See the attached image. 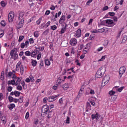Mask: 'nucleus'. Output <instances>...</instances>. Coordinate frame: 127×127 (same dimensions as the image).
<instances>
[{
	"label": "nucleus",
	"mask_w": 127,
	"mask_h": 127,
	"mask_svg": "<svg viewBox=\"0 0 127 127\" xmlns=\"http://www.w3.org/2000/svg\"><path fill=\"white\" fill-rule=\"evenodd\" d=\"M105 72L106 67L104 66H102L97 70L96 77H97V78H102V77L105 75Z\"/></svg>",
	"instance_id": "1"
},
{
	"label": "nucleus",
	"mask_w": 127,
	"mask_h": 127,
	"mask_svg": "<svg viewBox=\"0 0 127 127\" xmlns=\"http://www.w3.org/2000/svg\"><path fill=\"white\" fill-rule=\"evenodd\" d=\"M47 114H49V107L47 105H45L42 108L41 116L44 118Z\"/></svg>",
	"instance_id": "2"
},
{
	"label": "nucleus",
	"mask_w": 127,
	"mask_h": 127,
	"mask_svg": "<svg viewBox=\"0 0 127 127\" xmlns=\"http://www.w3.org/2000/svg\"><path fill=\"white\" fill-rule=\"evenodd\" d=\"M12 79L13 81H14V85H15V86H18V85L20 84V82L21 81L22 78L17 77L16 76L15 74H13L12 76Z\"/></svg>",
	"instance_id": "3"
},
{
	"label": "nucleus",
	"mask_w": 127,
	"mask_h": 127,
	"mask_svg": "<svg viewBox=\"0 0 127 127\" xmlns=\"http://www.w3.org/2000/svg\"><path fill=\"white\" fill-rule=\"evenodd\" d=\"M10 56L13 58L14 60H16L18 58V55L17 54V50L14 49L12 50L10 52Z\"/></svg>",
	"instance_id": "4"
},
{
	"label": "nucleus",
	"mask_w": 127,
	"mask_h": 127,
	"mask_svg": "<svg viewBox=\"0 0 127 127\" xmlns=\"http://www.w3.org/2000/svg\"><path fill=\"white\" fill-rule=\"evenodd\" d=\"M91 119L92 120H95V119L96 121H101V120H103V117H102L101 118V116L99 114L96 113L95 114H92Z\"/></svg>",
	"instance_id": "5"
},
{
	"label": "nucleus",
	"mask_w": 127,
	"mask_h": 127,
	"mask_svg": "<svg viewBox=\"0 0 127 127\" xmlns=\"http://www.w3.org/2000/svg\"><path fill=\"white\" fill-rule=\"evenodd\" d=\"M14 18V12H10L8 16V20L9 22H12Z\"/></svg>",
	"instance_id": "6"
},
{
	"label": "nucleus",
	"mask_w": 127,
	"mask_h": 127,
	"mask_svg": "<svg viewBox=\"0 0 127 127\" xmlns=\"http://www.w3.org/2000/svg\"><path fill=\"white\" fill-rule=\"evenodd\" d=\"M110 81V77L105 76L102 80V86H105Z\"/></svg>",
	"instance_id": "7"
},
{
	"label": "nucleus",
	"mask_w": 127,
	"mask_h": 127,
	"mask_svg": "<svg viewBox=\"0 0 127 127\" xmlns=\"http://www.w3.org/2000/svg\"><path fill=\"white\" fill-rule=\"evenodd\" d=\"M29 45V41H26L25 43H22L20 45L21 48H27Z\"/></svg>",
	"instance_id": "8"
},
{
	"label": "nucleus",
	"mask_w": 127,
	"mask_h": 127,
	"mask_svg": "<svg viewBox=\"0 0 127 127\" xmlns=\"http://www.w3.org/2000/svg\"><path fill=\"white\" fill-rule=\"evenodd\" d=\"M24 23V21H23V19L21 20L19 23L17 25V29H20V28L23 27Z\"/></svg>",
	"instance_id": "9"
},
{
	"label": "nucleus",
	"mask_w": 127,
	"mask_h": 127,
	"mask_svg": "<svg viewBox=\"0 0 127 127\" xmlns=\"http://www.w3.org/2000/svg\"><path fill=\"white\" fill-rule=\"evenodd\" d=\"M126 70H127V68L125 66L120 67L119 71L120 75L123 76V74L126 72Z\"/></svg>",
	"instance_id": "10"
},
{
	"label": "nucleus",
	"mask_w": 127,
	"mask_h": 127,
	"mask_svg": "<svg viewBox=\"0 0 127 127\" xmlns=\"http://www.w3.org/2000/svg\"><path fill=\"white\" fill-rule=\"evenodd\" d=\"M10 96H15V97H19L20 96V92L18 91H12L10 93Z\"/></svg>",
	"instance_id": "11"
},
{
	"label": "nucleus",
	"mask_w": 127,
	"mask_h": 127,
	"mask_svg": "<svg viewBox=\"0 0 127 127\" xmlns=\"http://www.w3.org/2000/svg\"><path fill=\"white\" fill-rule=\"evenodd\" d=\"M70 44L71 46H76L77 44V39H76V38L71 39L70 41Z\"/></svg>",
	"instance_id": "12"
},
{
	"label": "nucleus",
	"mask_w": 127,
	"mask_h": 127,
	"mask_svg": "<svg viewBox=\"0 0 127 127\" xmlns=\"http://www.w3.org/2000/svg\"><path fill=\"white\" fill-rule=\"evenodd\" d=\"M57 95H54L53 96H50L48 98V102H54L56 100V98L58 97Z\"/></svg>",
	"instance_id": "13"
},
{
	"label": "nucleus",
	"mask_w": 127,
	"mask_h": 127,
	"mask_svg": "<svg viewBox=\"0 0 127 127\" xmlns=\"http://www.w3.org/2000/svg\"><path fill=\"white\" fill-rule=\"evenodd\" d=\"M75 35L77 36V37H81V35H82V32H81V30L80 29H78L75 32Z\"/></svg>",
	"instance_id": "14"
},
{
	"label": "nucleus",
	"mask_w": 127,
	"mask_h": 127,
	"mask_svg": "<svg viewBox=\"0 0 127 127\" xmlns=\"http://www.w3.org/2000/svg\"><path fill=\"white\" fill-rule=\"evenodd\" d=\"M66 18V17L65 15H63L59 20V23L60 24H62L64 21H65V19Z\"/></svg>",
	"instance_id": "15"
},
{
	"label": "nucleus",
	"mask_w": 127,
	"mask_h": 127,
	"mask_svg": "<svg viewBox=\"0 0 127 127\" xmlns=\"http://www.w3.org/2000/svg\"><path fill=\"white\" fill-rule=\"evenodd\" d=\"M23 16H24V13L22 12H21L19 13V17H18V19L19 20H22V19H23V21H24V18H23Z\"/></svg>",
	"instance_id": "16"
},
{
	"label": "nucleus",
	"mask_w": 127,
	"mask_h": 127,
	"mask_svg": "<svg viewBox=\"0 0 127 127\" xmlns=\"http://www.w3.org/2000/svg\"><path fill=\"white\" fill-rule=\"evenodd\" d=\"M122 43H126L127 40V36L126 35H124L122 36L121 38Z\"/></svg>",
	"instance_id": "17"
},
{
	"label": "nucleus",
	"mask_w": 127,
	"mask_h": 127,
	"mask_svg": "<svg viewBox=\"0 0 127 127\" xmlns=\"http://www.w3.org/2000/svg\"><path fill=\"white\" fill-rule=\"evenodd\" d=\"M104 22H106L107 24H114V21L111 19H107L104 21Z\"/></svg>",
	"instance_id": "18"
},
{
	"label": "nucleus",
	"mask_w": 127,
	"mask_h": 127,
	"mask_svg": "<svg viewBox=\"0 0 127 127\" xmlns=\"http://www.w3.org/2000/svg\"><path fill=\"white\" fill-rule=\"evenodd\" d=\"M21 65V62H19L16 66V71H19V68L20 67V66Z\"/></svg>",
	"instance_id": "19"
},
{
	"label": "nucleus",
	"mask_w": 127,
	"mask_h": 127,
	"mask_svg": "<svg viewBox=\"0 0 127 127\" xmlns=\"http://www.w3.org/2000/svg\"><path fill=\"white\" fill-rule=\"evenodd\" d=\"M67 27V24H65L64 27H63L62 28L61 31V34H63L64 32L66 31V28Z\"/></svg>",
	"instance_id": "20"
},
{
	"label": "nucleus",
	"mask_w": 127,
	"mask_h": 127,
	"mask_svg": "<svg viewBox=\"0 0 127 127\" xmlns=\"http://www.w3.org/2000/svg\"><path fill=\"white\" fill-rule=\"evenodd\" d=\"M107 28H106V27H103L101 29H99L98 30V32L100 33H103V32H105V31H106L107 30Z\"/></svg>",
	"instance_id": "21"
},
{
	"label": "nucleus",
	"mask_w": 127,
	"mask_h": 127,
	"mask_svg": "<svg viewBox=\"0 0 127 127\" xmlns=\"http://www.w3.org/2000/svg\"><path fill=\"white\" fill-rule=\"evenodd\" d=\"M7 108L10 110H12L14 108H15V105L14 104H11L7 106Z\"/></svg>",
	"instance_id": "22"
},
{
	"label": "nucleus",
	"mask_w": 127,
	"mask_h": 127,
	"mask_svg": "<svg viewBox=\"0 0 127 127\" xmlns=\"http://www.w3.org/2000/svg\"><path fill=\"white\" fill-rule=\"evenodd\" d=\"M12 76H13V73H12L11 71H9V72H8V74H7V77L9 78V79L12 78Z\"/></svg>",
	"instance_id": "23"
},
{
	"label": "nucleus",
	"mask_w": 127,
	"mask_h": 127,
	"mask_svg": "<svg viewBox=\"0 0 127 127\" xmlns=\"http://www.w3.org/2000/svg\"><path fill=\"white\" fill-rule=\"evenodd\" d=\"M86 112H88V110H90V111H91V110H92V109L91 108V104H90V103H89V102H88L87 103V105H86Z\"/></svg>",
	"instance_id": "24"
},
{
	"label": "nucleus",
	"mask_w": 127,
	"mask_h": 127,
	"mask_svg": "<svg viewBox=\"0 0 127 127\" xmlns=\"http://www.w3.org/2000/svg\"><path fill=\"white\" fill-rule=\"evenodd\" d=\"M45 64L47 65V66H50V64H51V63L50 62V61H49L48 59L45 60Z\"/></svg>",
	"instance_id": "25"
},
{
	"label": "nucleus",
	"mask_w": 127,
	"mask_h": 127,
	"mask_svg": "<svg viewBox=\"0 0 127 127\" xmlns=\"http://www.w3.org/2000/svg\"><path fill=\"white\" fill-rule=\"evenodd\" d=\"M24 72V68L23 67V65H21L20 66V73L21 75H23Z\"/></svg>",
	"instance_id": "26"
},
{
	"label": "nucleus",
	"mask_w": 127,
	"mask_h": 127,
	"mask_svg": "<svg viewBox=\"0 0 127 127\" xmlns=\"http://www.w3.org/2000/svg\"><path fill=\"white\" fill-rule=\"evenodd\" d=\"M63 89L64 90H67L69 88V85H68V83H65L63 85Z\"/></svg>",
	"instance_id": "27"
},
{
	"label": "nucleus",
	"mask_w": 127,
	"mask_h": 127,
	"mask_svg": "<svg viewBox=\"0 0 127 127\" xmlns=\"http://www.w3.org/2000/svg\"><path fill=\"white\" fill-rule=\"evenodd\" d=\"M7 84L8 85H12L13 86L14 85V81L12 80H8L7 81Z\"/></svg>",
	"instance_id": "28"
},
{
	"label": "nucleus",
	"mask_w": 127,
	"mask_h": 127,
	"mask_svg": "<svg viewBox=\"0 0 127 127\" xmlns=\"http://www.w3.org/2000/svg\"><path fill=\"white\" fill-rule=\"evenodd\" d=\"M0 79L4 80V71H2L0 75Z\"/></svg>",
	"instance_id": "29"
},
{
	"label": "nucleus",
	"mask_w": 127,
	"mask_h": 127,
	"mask_svg": "<svg viewBox=\"0 0 127 127\" xmlns=\"http://www.w3.org/2000/svg\"><path fill=\"white\" fill-rule=\"evenodd\" d=\"M21 85L22 87H23V88L25 90L26 89L27 86L25 85V82L24 81H21Z\"/></svg>",
	"instance_id": "30"
},
{
	"label": "nucleus",
	"mask_w": 127,
	"mask_h": 127,
	"mask_svg": "<svg viewBox=\"0 0 127 127\" xmlns=\"http://www.w3.org/2000/svg\"><path fill=\"white\" fill-rule=\"evenodd\" d=\"M3 35H4V31L3 30H0V38H1Z\"/></svg>",
	"instance_id": "31"
},
{
	"label": "nucleus",
	"mask_w": 127,
	"mask_h": 127,
	"mask_svg": "<svg viewBox=\"0 0 127 127\" xmlns=\"http://www.w3.org/2000/svg\"><path fill=\"white\" fill-rule=\"evenodd\" d=\"M120 4H121V5L123 4H124V0H121L120 1L119 0H118V1H116L117 5Z\"/></svg>",
	"instance_id": "32"
},
{
	"label": "nucleus",
	"mask_w": 127,
	"mask_h": 127,
	"mask_svg": "<svg viewBox=\"0 0 127 127\" xmlns=\"http://www.w3.org/2000/svg\"><path fill=\"white\" fill-rule=\"evenodd\" d=\"M31 64L32 66L35 67V66H36V64H37V62L35 60H33L31 62Z\"/></svg>",
	"instance_id": "33"
},
{
	"label": "nucleus",
	"mask_w": 127,
	"mask_h": 127,
	"mask_svg": "<svg viewBox=\"0 0 127 127\" xmlns=\"http://www.w3.org/2000/svg\"><path fill=\"white\" fill-rule=\"evenodd\" d=\"M0 4L2 7H4L5 5H6V2H4V1L2 0L0 2Z\"/></svg>",
	"instance_id": "34"
},
{
	"label": "nucleus",
	"mask_w": 127,
	"mask_h": 127,
	"mask_svg": "<svg viewBox=\"0 0 127 127\" xmlns=\"http://www.w3.org/2000/svg\"><path fill=\"white\" fill-rule=\"evenodd\" d=\"M18 101V102H19V103H23V96H20Z\"/></svg>",
	"instance_id": "35"
},
{
	"label": "nucleus",
	"mask_w": 127,
	"mask_h": 127,
	"mask_svg": "<svg viewBox=\"0 0 127 127\" xmlns=\"http://www.w3.org/2000/svg\"><path fill=\"white\" fill-rule=\"evenodd\" d=\"M16 89L18 90V91H22V86L20 85L19 84L17 85Z\"/></svg>",
	"instance_id": "36"
},
{
	"label": "nucleus",
	"mask_w": 127,
	"mask_h": 127,
	"mask_svg": "<svg viewBox=\"0 0 127 127\" xmlns=\"http://www.w3.org/2000/svg\"><path fill=\"white\" fill-rule=\"evenodd\" d=\"M62 13V12H61V11H59L58 13H56L55 15V18H57L58 17L60 16Z\"/></svg>",
	"instance_id": "37"
},
{
	"label": "nucleus",
	"mask_w": 127,
	"mask_h": 127,
	"mask_svg": "<svg viewBox=\"0 0 127 127\" xmlns=\"http://www.w3.org/2000/svg\"><path fill=\"white\" fill-rule=\"evenodd\" d=\"M51 29H52V30H56V29H57V26L55 25L53 26H51Z\"/></svg>",
	"instance_id": "38"
},
{
	"label": "nucleus",
	"mask_w": 127,
	"mask_h": 127,
	"mask_svg": "<svg viewBox=\"0 0 127 127\" xmlns=\"http://www.w3.org/2000/svg\"><path fill=\"white\" fill-rule=\"evenodd\" d=\"M48 33H49V29H46L44 32H43V34L44 35H47L48 34Z\"/></svg>",
	"instance_id": "39"
},
{
	"label": "nucleus",
	"mask_w": 127,
	"mask_h": 127,
	"mask_svg": "<svg viewBox=\"0 0 127 127\" xmlns=\"http://www.w3.org/2000/svg\"><path fill=\"white\" fill-rule=\"evenodd\" d=\"M34 36L35 37L37 38V37H38L39 36V34L38 31L35 32L34 33Z\"/></svg>",
	"instance_id": "40"
},
{
	"label": "nucleus",
	"mask_w": 127,
	"mask_h": 127,
	"mask_svg": "<svg viewBox=\"0 0 127 127\" xmlns=\"http://www.w3.org/2000/svg\"><path fill=\"white\" fill-rule=\"evenodd\" d=\"M44 62H43V61L41 60L40 61V69L42 68V67H43L44 66Z\"/></svg>",
	"instance_id": "41"
},
{
	"label": "nucleus",
	"mask_w": 127,
	"mask_h": 127,
	"mask_svg": "<svg viewBox=\"0 0 127 127\" xmlns=\"http://www.w3.org/2000/svg\"><path fill=\"white\" fill-rule=\"evenodd\" d=\"M12 89H13V87H12L11 86H9L7 87V91L8 92H11L12 91Z\"/></svg>",
	"instance_id": "42"
},
{
	"label": "nucleus",
	"mask_w": 127,
	"mask_h": 127,
	"mask_svg": "<svg viewBox=\"0 0 127 127\" xmlns=\"http://www.w3.org/2000/svg\"><path fill=\"white\" fill-rule=\"evenodd\" d=\"M109 94L110 96H113V95H115V94H116V92H115L113 90H111L109 91Z\"/></svg>",
	"instance_id": "43"
},
{
	"label": "nucleus",
	"mask_w": 127,
	"mask_h": 127,
	"mask_svg": "<svg viewBox=\"0 0 127 127\" xmlns=\"http://www.w3.org/2000/svg\"><path fill=\"white\" fill-rule=\"evenodd\" d=\"M23 38H24V36H20L19 37L18 41L19 42H20L23 40Z\"/></svg>",
	"instance_id": "44"
},
{
	"label": "nucleus",
	"mask_w": 127,
	"mask_h": 127,
	"mask_svg": "<svg viewBox=\"0 0 127 127\" xmlns=\"http://www.w3.org/2000/svg\"><path fill=\"white\" fill-rule=\"evenodd\" d=\"M25 55H26V56H30L31 55V53L27 51L25 53Z\"/></svg>",
	"instance_id": "45"
},
{
	"label": "nucleus",
	"mask_w": 127,
	"mask_h": 127,
	"mask_svg": "<svg viewBox=\"0 0 127 127\" xmlns=\"http://www.w3.org/2000/svg\"><path fill=\"white\" fill-rule=\"evenodd\" d=\"M13 97H12V96H9L8 97V100H9V101L10 102V103H12V102H13Z\"/></svg>",
	"instance_id": "46"
},
{
	"label": "nucleus",
	"mask_w": 127,
	"mask_h": 127,
	"mask_svg": "<svg viewBox=\"0 0 127 127\" xmlns=\"http://www.w3.org/2000/svg\"><path fill=\"white\" fill-rule=\"evenodd\" d=\"M84 92L83 91L79 90V92H78V95L77 96V98H79V97L81 96L82 94H83Z\"/></svg>",
	"instance_id": "47"
},
{
	"label": "nucleus",
	"mask_w": 127,
	"mask_h": 127,
	"mask_svg": "<svg viewBox=\"0 0 127 127\" xmlns=\"http://www.w3.org/2000/svg\"><path fill=\"white\" fill-rule=\"evenodd\" d=\"M124 88H125V87H120L119 88H118V89H117V91H118V92H119V93H121V92H122V91H123V90H124Z\"/></svg>",
	"instance_id": "48"
},
{
	"label": "nucleus",
	"mask_w": 127,
	"mask_h": 127,
	"mask_svg": "<svg viewBox=\"0 0 127 127\" xmlns=\"http://www.w3.org/2000/svg\"><path fill=\"white\" fill-rule=\"evenodd\" d=\"M29 43L30 44H33L34 43V40H33V38L29 39Z\"/></svg>",
	"instance_id": "49"
},
{
	"label": "nucleus",
	"mask_w": 127,
	"mask_h": 127,
	"mask_svg": "<svg viewBox=\"0 0 127 127\" xmlns=\"http://www.w3.org/2000/svg\"><path fill=\"white\" fill-rule=\"evenodd\" d=\"M41 20H42V18H40L36 21L37 24H40V23H41Z\"/></svg>",
	"instance_id": "50"
},
{
	"label": "nucleus",
	"mask_w": 127,
	"mask_h": 127,
	"mask_svg": "<svg viewBox=\"0 0 127 127\" xmlns=\"http://www.w3.org/2000/svg\"><path fill=\"white\" fill-rule=\"evenodd\" d=\"M51 22L48 21L45 25V28H47L49 25H50Z\"/></svg>",
	"instance_id": "51"
},
{
	"label": "nucleus",
	"mask_w": 127,
	"mask_h": 127,
	"mask_svg": "<svg viewBox=\"0 0 127 127\" xmlns=\"http://www.w3.org/2000/svg\"><path fill=\"white\" fill-rule=\"evenodd\" d=\"M66 123L70 124V118H69L68 116L66 117Z\"/></svg>",
	"instance_id": "52"
},
{
	"label": "nucleus",
	"mask_w": 127,
	"mask_h": 127,
	"mask_svg": "<svg viewBox=\"0 0 127 127\" xmlns=\"http://www.w3.org/2000/svg\"><path fill=\"white\" fill-rule=\"evenodd\" d=\"M29 78H30V81L31 82H34V77L32 76H29Z\"/></svg>",
	"instance_id": "53"
},
{
	"label": "nucleus",
	"mask_w": 127,
	"mask_h": 127,
	"mask_svg": "<svg viewBox=\"0 0 127 127\" xmlns=\"http://www.w3.org/2000/svg\"><path fill=\"white\" fill-rule=\"evenodd\" d=\"M75 63H76V65H77V66H81V63H79V60H76Z\"/></svg>",
	"instance_id": "54"
},
{
	"label": "nucleus",
	"mask_w": 127,
	"mask_h": 127,
	"mask_svg": "<svg viewBox=\"0 0 127 127\" xmlns=\"http://www.w3.org/2000/svg\"><path fill=\"white\" fill-rule=\"evenodd\" d=\"M105 59H106V56H103L102 58L99 60V61H104V60H105Z\"/></svg>",
	"instance_id": "55"
},
{
	"label": "nucleus",
	"mask_w": 127,
	"mask_h": 127,
	"mask_svg": "<svg viewBox=\"0 0 127 127\" xmlns=\"http://www.w3.org/2000/svg\"><path fill=\"white\" fill-rule=\"evenodd\" d=\"M28 118H29V112H27L26 113V115H25L26 120H27V119H28Z\"/></svg>",
	"instance_id": "56"
},
{
	"label": "nucleus",
	"mask_w": 127,
	"mask_h": 127,
	"mask_svg": "<svg viewBox=\"0 0 127 127\" xmlns=\"http://www.w3.org/2000/svg\"><path fill=\"white\" fill-rule=\"evenodd\" d=\"M48 99V98H47V97L44 98L43 100V103H45V104H46V103H47Z\"/></svg>",
	"instance_id": "57"
},
{
	"label": "nucleus",
	"mask_w": 127,
	"mask_h": 127,
	"mask_svg": "<svg viewBox=\"0 0 127 127\" xmlns=\"http://www.w3.org/2000/svg\"><path fill=\"white\" fill-rule=\"evenodd\" d=\"M91 32V33H98V30L97 29L92 30Z\"/></svg>",
	"instance_id": "58"
},
{
	"label": "nucleus",
	"mask_w": 127,
	"mask_h": 127,
	"mask_svg": "<svg viewBox=\"0 0 127 127\" xmlns=\"http://www.w3.org/2000/svg\"><path fill=\"white\" fill-rule=\"evenodd\" d=\"M108 9H109V7L108 6H105L103 8L102 10H108Z\"/></svg>",
	"instance_id": "59"
},
{
	"label": "nucleus",
	"mask_w": 127,
	"mask_h": 127,
	"mask_svg": "<svg viewBox=\"0 0 127 127\" xmlns=\"http://www.w3.org/2000/svg\"><path fill=\"white\" fill-rule=\"evenodd\" d=\"M3 99V94L2 93H0V101H1Z\"/></svg>",
	"instance_id": "60"
},
{
	"label": "nucleus",
	"mask_w": 127,
	"mask_h": 127,
	"mask_svg": "<svg viewBox=\"0 0 127 127\" xmlns=\"http://www.w3.org/2000/svg\"><path fill=\"white\" fill-rule=\"evenodd\" d=\"M50 9L52 10H55V6L54 5H51Z\"/></svg>",
	"instance_id": "61"
},
{
	"label": "nucleus",
	"mask_w": 127,
	"mask_h": 127,
	"mask_svg": "<svg viewBox=\"0 0 127 127\" xmlns=\"http://www.w3.org/2000/svg\"><path fill=\"white\" fill-rule=\"evenodd\" d=\"M109 15H110V16H114V15H115V12H109Z\"/></svg>",
	"instance_id": "62"
},
{
	"label": "nucleus",
	"mask_w": 127,
	"mask_h": 127,
	"mask_svg": "<svg viewBox=\"0 0 127 127\" xmlns=\"http://www.w3.org/2000/svg\"><path fill=\"white\" fill-rule=\"evenodd\" d=\"M41 58V53H40L38 55H37V60H39Z\"/></svg>",
	"instance_id": "63"
},
{
	"label": "nucleus",
	"mask_w": 127,
	"mask_h": 127,
	"mask_svg": "<svg viewBox=\"0 0 127 127\" xmlns=\"http://www.w3.org/2000/svg\"><path fill=\"white\" fill-rule=\"evenodd\" d=\"M31 56L32 57H35V56H36V53H35V52H33L31 54Z\"/></svg>",
	"instance_id": "64"
}]
</instances>
